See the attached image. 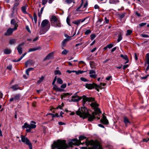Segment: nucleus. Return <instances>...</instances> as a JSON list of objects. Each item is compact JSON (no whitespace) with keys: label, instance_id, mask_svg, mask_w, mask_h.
I'll return each mask as SVG.
<instances>
[{"label":"nucleus","instance_id":"4d7b16f0","mask_svg":"<svg viewBox=\"0 0 149 149\" xmlns=\"http://www.w3.org/2000/svg\"><path fill=\"white\" fill-rule=\"evenodd\" d=\"M79 97L77 95V93H75L74 95L72 96V99H75Z\"/></svg>","mask_w":149,"mask_h":149},{"label":"nucleus","instance_id":"49530a36","mask_svg":"<svg viewBox=\"0 0 149 149\" xmlns=\"http://www.w3.org/2000/svg\"><path fill=\"white\" fill-rule=\"evenodd\" d=\"M96 35L95 34H93L91 35L90 36L91 39V40H93L94 38L96 37Z\"/></svg>","mask_w":149,"mask_h":149},{"label":"nucleus","instance_id":"aec40b11","mask_svg":"<svg viewBox=\"0 0 149 149\" xmlns=\"http://www.w3.org/2000/svg\"><path fill=\"white\" fill-rule=\"evenodd\" d=\"M70 96V94L68 93H63L61 95V98L63 99L64 98H68Z\"/></svg>","mask_w":149,"mask_h":149},{"label":"nucleus","instance_id":"f257e3e1","mask_svg":"<svg viewBox=\"0 0 149 149\" xmlns=\"http://www.w3.org/2000/svg\"><path fill=\"white\" fill-rule=\"evenodd\" d=\"M76 113L83 119L88 118V120L89 121H93L96 118V116L93 113L92 115L89 114L87 109L85 107L79 108L76 111Z\"/></svg>","mask_w":149,"mask_h":149},{"label":"nucleus","instance_id":"5701e85b","mask_svg":"<svg viewBox=\"0 0 149 149\" xmlns=\"http://www.w3.org/2000/svg\"><path fill=\"white\" fill-rule=\"evenodd\" d=\"M120 57L122 58L123 59L127 61L125 63H127L128 62L129 60L127 56V55H124L123 54H121L120 55Z\"/></svg>","mask_w":149,"mask_h":149},{"label":"nucleus","instance_id":"1a4fd4ad","mask_svg":"<svg viewBox=\"0 0 149 149\" xmlns=\"http://www.w3.org/2000/svg\"><path fill=\"white\" fill-rule=\"evenodd\" d=\"M21 95L19 94H15L13 95V97L10 98L9 101L12 102L13 100L18 102L20 100Z\"/></svg>","mask_w":149,"mask_h":149},{"label":"nucleus","instance_id":"e2e57ef3","mask_svg":"<svg viewBox=\"0 0 149 149\" xmlns=\"http://www.w3.org/2000/svg\"><path fill=\"white\" fill-rule=\"evenodd\" d=\"M26 29L27 30L28 32L29 33H31V31L29 29V27L28 26H26Z\"/></svg>","mask_w":149,"mask_h":149},{"label":"nucleus","instance_id":"69168bd1","mask_svg":"<svg viewBox=\"0 0 149 149\" xmlns=\"http://www.w3.org/2000/svg\"><path fill=\"white\" fill-rule=\"evenodd\" d=\"M134 58L135 59V60L136 61L138 59V57H137V56L136 54V53H135L134 54Z\"/></svg>","mask_w":149,"mask_h":149},{"label":"nucleus","instance_id":"f3484780","mask_svg":"<svg viewBox=\"0 0 149 149\" xmlns=\"http://www.w3.org/2000/svg\"><path fill=\"white\" fill-rule=\"evenodd\" d=\"M123 120L126 126H127L129 125L130 124V122L129 121V119L127 117L125 116L124 117Z\"/></svg>","mask_w":149,"mask_h":149},{"label":"nucleus","instance_id":"6e6552de","mask_svg":"<svg viewBox=\"0 0 149 149\" xmlns=\"http://www.w3.org/2000/svg\"><path fill=\"white\" fill-rule=\"evenodd\" d=\"M21 138L22 141L28 145L29 146V149H32V144L29 140L27 138L22 135L21 136Z\"/></svg>","mask_w":149,"mask_h":149},{"label":"nucleus","instance_id":"f8f14e48","mask_svg":"<svg viewBox=\"0 0 149 149\" xmlns=\"http://www.w3.org/2000/svg\"><path fill=\"white\" fill-rule=\"evenodd\" d=\"M88 71L90 74L89 76L91 78L95 79L97 75L95 71L93 70H90Z\"/></svg>","mask_w":149,"mask_h":149},{"label":"nucleus","instance_id":"39448f33","mask_svg":"<svg viewBox=\"0 0 149 149\" xmlns=\"http://www.w3.org/2000/svg\"><path fill=\"white\" fill-rule=\"evenodd\" d=\"M82 98V103L84 105L87 102H90L94 100V98L92 97H86V95H84L82 97H79L75 99H72L71 101L74 102H77L80 100Z\"/></svg>","mask_w":149,"mask_h":149},{"label":"nucleus","instance_id":"cd10ccee","mask_svg":"<svg viewBox=\"0 0 149 149\" xmlns=\"http://www.w3.org/2000/svg\"><path fill=\"white\" fill-rule=\"evenodd\" d=\"M122 34L120 33L118 34V39L117 40L118 42H119L122 39Z\"/></svg>","mask_w":149,"mask_h":149},{"label":"nucleus","instance_id":"f03ea898","mask_svg":"<svg viewBox=\"0 0 149 149\" xmlns=\"http://www.w3.org/2000/svg\"><path fill=\"white\" fill-rule=\"evenodd\" d=\"M86 139V137L84 136H81L79 137V140L77 139H73L72 142H69V144L70 145L71 143L74 145H79L80 144H85L86 146H88L89 145H92L93 144V142L92 141H90L86 139V141L85 142L81 143V141L83 140Z\"/></svg>","mask_w":149,"mask_h":149},{"label":"nucleus","instance_id":"79ce46f5","mask_svg":"<svg viewBox=\"0 0 149 149\" xmlns=\"http://www.w3.org/2000/svg\"><path fill=\"white\" fill-rule=\"evenodd\" d=\"M85 72V71H84L81 70H79L77 71H76V74L77 75L79 74H82Z\"/></svg>","mask_w":149,"mask_h":149},{"label":"nucleus","instance_id":"8fccbe9b","mask_svg":"<svg viewBox=\"0 0 149 149\" xmlns=\"http://www.w3.org/2000/svg\"><path fill=\"white\" fill-rule=\"evenodd\" d=\"M91 32V31L90 30H86L85 32V35H88L89 34H90Z\"/></svg>","mask_w":149,"mask_h":149},{"label":"nucleus","instance_id":"338daca9","mask_svg":"<svg viewBox=\"0 0 149 149\" xmlns=\"http://www.w3.org/2000/svg\"><path fill=\"white\" fill-rule=\"evenodd\" d=\"M88 4V2L87 1H86V3L84 4V5L83 8H85L87 6Z\"/></svg>","mask_w":149,"mask_h":149},{"label":"nucleus","instance_id":"0e129e2a","mask_svg":"<svg viewBox=\"0 0 149 149\" xmlns=\"http://www.w3.org/2000/svg\"><path fill=\"white\" fill-rule=\"evenodd\" d=\"M149 76V75L148 74L145 77H141V79H146Z\"/></svg>","mask_w":149,"mask_h":149},{"label":"nucleus","instance_id":"58836bf2","mask_svg":"<svg viewBox=\"0 0 149 149\" xmlns=\"http://www.w3.org/2000/svg\"><path fill=\"white\" fill-rule=\"evenodd\" d=\"M102 83H100L99 85H98L96 84H94L95 86V88H100V89H102L101 86L102 85Z\"/></svg>","mask_w":149,"mask_h":149},{"label":"nucleus","instance_id":"680f3d73","mask_svg":"<svg viewBox=\"0 0 149 149\" xmlns=\"http://www.w3.org/2000/svg\"><path fill=\"white\" fill-rule=\"evenodd\" d=\"M146 24V23H142L140 24L139 25V26L141 27L143 26Z\"/></svg>","mask_w":149,"mask_h":149},{"label":"nucleus","instance_id":"7ed1b4c3","mask_svg":"<svg viewBox=\"0 0 149 149\" xmlns=\"http://www.w3.org/2000/svg\"><path fill=\"white\" fill-rule=\"evenodd\" d=\"M68 145L65 140H58L56 142H54L52 146V149L56 148L57 149H66L68 147Z\"/></svg>","mask_w":149,"mask_h":149},{"label":"nucleus","instance_id":"3c124183","mask_svg":"<svg viewBox=\"0 0 149 149\" xmlns=\"http://www.w3.org/2000/svg\"><path fill=\"white\" fill-rule=\"evenodd\" d=\"M80 79L81 81L84 82H86L88 81V80L87 79L84 77H81L80 78Z\"/></svg>","mask_w":149,"mask_h":149},{"label":"nucleus","instance_id":"20e7f679","mask_svg":"<svg viewBox=\"0 0 149 149\" xmlns=\"http://www.w3.org/2000/svg\"><path fill=\"white\" fill-rule=\"evenodd\" d=\"M50 23L49 21L47 19L43 20L41 23L40 26L41 31L40 33L42 34L45 33L50 28Z\"/></svg>","mask_w":149,"mask_h":149},{"label":"nucleus","instance_id":"4be33fe9","mask_svg":"<svg viewBox=\"0 0 149 149\" xmlns=\"http://www.w3.org/2000/svg\"><path fill=\"white\" fill-rule=\"evenodd\" d=\"M53 87V89L58 91H61L62 90L59 88H58L57 86L56 85H54Z\"/></svg>","mask_w":149,"mask_h":149},{"label":"nucleus","instance_id":"6e6d98bb","mask_svg":"<svg viewBox=\"0 0 149 149\" xmlns=\"http://www.w3.org/2000/svg\"><path fill=\"white\" fill-rule=\"evenodd\" d=\"M66 84H64L61 86V87L62 88H66Z\"/></svg>","mask_w":149,"mask_h":149},{"label":"nucleus","instance_id":"09e8293b","mask_svg":"<svg viewBox=\"0 0 149 149\" xmlns=\"http://www.w3.org/2000/svg\"><path fill=\"white\" fill-rule=\"evenodd\" d=\"M27 54L26 52H25V53L23 54L22 56L19 58L18 61H20L23 57L26 54Z\"/></svg>","mask_w":149,"mask_h":149},{"label":"nucleus","instance_id":"72a5a7b5","mask_svg":"<svg viewBox=\"0 0 149 149\" xmlns=\"http://www.w3.org/2000/svg\"><path fill=\"white\" fill-rule=\"evenodd\" d=\"M26 6H24L22 7L21 9L22 12L24 13H26Z\"/></svg>","mask_w":149,"mask_h":149},{"label":"nucleus","instance_id":"473e14b6","mask_svg":"<svg viewBox=\"0 0 149 149\" xmlns=\"http://www.w3.org/2000/svg\"><path fill=\"white\" fill-rule=\"evenodd\" d=\"M11 51L10 49H6L4 50V53L5 54H9L11 53Z\"/></svg>","mask_w":149,"mask_h":149},{"label":"nucleus","instance_id":"a19ab883","mask_svg":"<svg viewBox=\"0 0 149 149\" xmlns=\"http://www.w3.org/2000/svg\"><path fill=\"white\" fill-rule=\"evenodd\" d=\"M33 19L35 24H36L37 22V17L36 13L33 14Z\"/></svg>","mask_w":149,"mask_h":149},{"label":"nucleus","instance_id":"c85d7f7f","mask_svg":"<svg viewBox=\"0 0 149 149\" xmlns=\"http://www.w3.org/2000/svg\"><path fill=\"white\" fill-rule=\"evenodd\" d=\"M81 21V19H79L73 21L72 22V23L74 24H76L77 25H78L80 24Z\"/></svg>","mask_w":149,"mask_h":149},{"label":"nucleus","instance_id":"6ab92c4d","mask_svg":"<svg viewBox=\"0 0 149 149\" xmlns=\"http://www.w3.org/2000/svg\"><path fill=\"white\" fill-rule=\"evenodd\" d=\"M11 24L14 25L15 27L14 28V30H16L17 29V27L18 26V25L16 23L15 19H13L11 20Z\"/></svg>","mask_w":149,"mask_h":149},{"label":"nucleus","instance_id":"423d86ee","mask_svg":"<svg viewBox=\"0 0 149 149\" xmlns=\"http://www.w3.org/2000/svg\"><path fill=\"white\" fill-rule=\"evenodd\" d=\"M36 123L34 121H31L30 124H28L27 123H25L22 126V127L23 129L26 128V131L27 132H29L31 130L33 129L36 128Z\"/></svg>","mask_w":149,"mask_h":149},{"label":"nucleus","instance_id":"2eb2a0df","mask_svg":"<svg viewBox=\"0 0 149 149\" xmlns=\"http://www.w3.org/2000/svg\"><path fill=\"white\" fill-rule=\"evenodd\" d=\"M34 63L33 61L31 60L27 61L25 63V66L27 68L28 66L31 65Z\"/></svg>","mask_w":149,"mask_h":149},{"label":"nucleus","instance_id":"864d4df0","mask_svg":"<svg viewBox=\"0 0 149 149\" xmlns=\"http://www.w3.org/2000/svg\"><path fill=\"white\" fill-rule=\"evenodd\" d=\"M47 0H42V4L43 5H45L47 2Z\"/></svg>","mask_w":149,"mask_h":149},{"label":"nucleus","instance_id":"ea45409f","mask_svg":"<svg viewBox=\"0 0 149 149\" xmlns=\"http://www.w3.org/2000/svg\"><path fill=\"white\" fill-rule=\"evenodd\" d=\"M44 79V77L43 76H42L39 79L37 83L38 84H39Z\"/></svg>","mask_w":149,"mask_h":149},{"label":"nucleus","instance_id":"a18cd8bd","mask_svg":"<svg viewBox=\"0 0 149 149\" xmlns=\"http://www.w3.org/2000/svg\"><path fill=\"white\" fill-rule=\"evenodd\" d=\"M113 43H110L107 45V47L108 48L110 49L113 46Z\"/></svg>","mask_w":149,"mask_h":149},{"label":"nucleus","instance_id":"dca6fc26","mask_svg":"<svg viewBox=\"0 0 149 149\" xmlns=\"http://www.w3.org/2000/svg\"><path fill=\"white\" fill-rule=\"evenodd\" d=\"M15 30L14 29V28L9 29L7 30L6 32L5 33V35L6 36H10L12 34L14 31Z\"/></svg>","mask_w":149,"mask_h":149},{"label":"nucleus","instance_id":"de8ad7c7","mask_svg":"<svg viewBox=\"0 0 149 149\" xmlns=\"http://www.w3.org/2000/svg\"><path fill=\"white\" fill-rule=\"evenodd\" d=\"M68 52V51L66 49H65L62 52V54L63 55H66Z\"/></svg>","mask_w":149,"mask_h":149},{"label":"nucleus","instance_id":"9b49d317","mask_svg":"<svg viewBox=\"0 0 149 149\" xmlns=\"http://www.w3.org/2000/svg\"><path fill=\"white\" fill-rule=\"evenodd\" d=\"M24 42L22 43L19 45L17 47V49L18 53L20 54H21L22 53V47L24 45Z\"/></svg>","mask_w":149,"mask_h":149},{"label":"nucleus","instance_id":"774afa93","mask_svg":"<svg viewBox=\"0 0 149 149\" xmlns=\"http://www.w3.org/2000/svg\"><path fill=\"white\" fill-rule=\"evenodd\" d=\"M135 14L138 17H139L141 16L140 14L139 13L137 12H135Z\"/></svg>","mask_w":149,"mask_h":149},{"label":"nucleus","instance_id":"393cba45","mask_svg":"<svg viewBox=\"0 0 149 149\" xmlns=\"http://www.w3.org/2000/svg\"><path fill=\"white\" fill-rule=\"evenodd\" d=\"M119 2V0H109V1L110 4H116Z\"/></svg>","mask_w":149,"mask_h":149},{"label":"nucleus","instance_id":"0eeeda50","mask_svg":"<svg viewBox=\"0 0 149 149\" xmlns=\"http://www.w3.org/2000/svg\"><path fill=\"white\" fill-rule=\"evenodd\" d=\"M94 101V100L92 102H92V103L90 105L92 107H93L94 109L95 112H93V113L95 116L97 115H98V116H97L96 118L99 120L100 119V118L98 117V116H99V114L101 113V112L100 109L97 107L98 106V104L96 102H93Z\"/></svg>","mask_w":149,"mask_h":149},{"label":"nucleus","instance_id":"603ef678","mask_svg":"<svg viewBox=\"0 0 149 149\" xmlns=\"http://www.w3.org/2000/svg\"><path fill=\"white\" fill-rule=\"evenodd\" d=\"M64 1L68 4H70L73 1V0H65Z\"/></svg>","mask_w":149,"mask_h":149},{"label":"nucleus","instance_id":"5fc2aeb1","mask_svg":"<svg viewBox=\"0 0 149 149\" xmlns=\"http://www.w3.org/2000/svg\"><path fill=\"white\" fill-rule=\"evenodd\" d=\"M12 65H10L7 67V68L8 70H10L12 69Z\"/></svg>","mask_w":149,"mask_h":149},{"label":"nucleus","instance_id":"4468645a","mask_svg":"<svg viewBox=\"0 0 149 149\" xmlns=\"http://www.w3.org/2000/svg\"><path fill=\"white\" fill-rule=\"evenodd\" d=\"M101 123L104 124H107L108 123V121L106 118V116L103 115V117L100 120Z\"/></svg>","mask_w":149,"mask_h":149},{"label":"nucleus","instance_id":"13d9d810","mask_svg":"<svg viewBox=\"0 0 149 149\" xmlns=\"http://www.w3.org/2000/svg\"><path fill=\"white\" fill-rule=\"evenodd\" d=\"M57 79V76H56L54 79L52 83V84L53 85H54L55 83V82Z\"/></svg>","mask_w":149,"mask_h":149},{"label":"nucleus","instance_id":"ddd939ff","mask_svg":"<svg viewBox=\"0 0 149 149\" xmlns=\"http://www.w3.org/2000/svg\"><path fill=\"white\" fill-rule=\"evenodd\" d=\"M94 84L95 83L93 84H86L85 85V87L88 89H91L95 88V86Z\"/></svg>","mask_w":149,"mask_h":149},{"label":"nucleus","instance_id":"052dcab7","mask_svg":"<svg viewBox=\"0 0 149 149\" xmlns=\"http://www.w3.org/2000/svg\"><path fill=\"white\" fill-rule=\"evenodd\" d=\"M104 20L106 24H108L109 22V20L108 19H107V17H105L104 18Z\"/></svg>","mask_w":149,"mask_h":149},{"label":"nucleus","instance_id":"e433bc0d","mask_svg":"<svg viewBox=\"0 0 149 149\" xmlns=\"http://www.w3.org/2000/svg\"><path fill=\"white\" fill-rule=\"evenodd\" d=\"M19 3L18 2L15 3L13 6V10H15L17 9V7L19 5Z\"/></svg>","mask_w":149,"mask_h":149},{"label":"nucleus","instance_id":"7c9ffc66","mask_svg":"<svg viewBox=\"0 0 149 149\" xmlns=\"http://www.w3.org/2000/svg\"><path fill=\"white\" fill-rule=\"evenodd\" d=\"M11 88L13 89V91H16L19 89V87L17 85H15L13 86Z\"/></svg>","mask_w":149,"mask_h":149},{"label":"nucleus","instance_id":"f704fd0d","mask_svg":"<svg viewBox=\"0 0 149 149\" xmlns=\"http://www.w3.org/2000/svg\"><path fill=\"white\" fill-rule=\"evenodd\" d=\"M57 82L58 84H62L63 81L60 78H58L57 79Z\"/></svg>","mask_w":149,"mask_h":149},{"label":"nucleus","instance_id":"a878e982","mask_svg":"<svg viewBox=\"0 0 149 149\" xmlns=\"http://www.w3.org/2000/svg\"><path fill=\"white\" fill-rule=\"evenodd\" d=\"M59 19L56 16H54L52 17L51 18L52 21H53L54 22H57Z\"/></svg>","mask_w":149,"mask_h":149},{"label":"nucleus","instance_id":"a211bd4d","mask_svg":"<svg viewBox=\"0 0 149 149\" xmlns=\"http://www.w3.org/2000/svg\"><path fill=\"white\" fill-rule=\"evenodd\" d=\"M41 49V47L40 46H38L36 47L32 48H30L29 49L28 51V52L35 51L38 50H40Z\"/></svg>","mask_w":149,"mask_h":149},{"label":"nucleus","instance_id":"b1692460","mask_svg":"<svg viewBox=\"0 0 149 149\" xmlns=\"http://www.w3.org/2000/svg\"><path fill=\"white\" fill-rule=\"evenodd\" d=\"M16 39H11L9 41V43L10 45H13L16 43Z\"/></svg>","mask_w":149,"mask_h":149},{"label":"nucleus","instance_id":"bb28decb","mask_svg":"<svg viewBox=\"0 0 149 149\" xmlns=\"http://www.w3.org/2000/svg\"><path fill=\"white\" fill-rule=\"evenodd\" d=\"M53 53L52 52L49 54L47 56V57L48 58V60H49L51 59H52L53 56Z\"/></svg>","mask_w":149,"mask_h":149},{"label":"nucleus","instance_id":"bf43d9fd","mask_svg":"<svg viewBox=\"0 0 149 149\" xmlns=\"http://www.w3.org/2000/svg\"><path fill=\"white\" fill-rule=\"evenodd\" d=\"M111 79H112V76H108L106 78V80L107 81H109Z\"/></svg>","mask_w":149,"mask_h":149},{"label":"nucleus","instance_id":"2f4dec72","mask_svg":"<svg viewBox=\"0 0 149 149\" xmlns=\"http://www.w3.org/2000/svg\"><path fill=\"white\" fill-rule=\"evenodd\" d=\"M44 6L41 8L40 12H39L38 13V15L39 17H41V14H42L43 11L44 10Z\"/></svg>","mask_w":149,"mask_h":149},{"label":"nucleus","instance_id":"9d476101","mask_svg":"<svg viewBox=\"0 0 149 149\" xmlns=\"http://www.w3.org/2000/svg\"><path fill=\"white\" fill-rule=\"evenodd\" d=\"M81 148L83 149H102L99 143H97L94 145L92 147H90L88 148L85 147H82Z\"/></svg>","mask_w":149,"mask_h":149},{"label":"nucleus","instance_id":"412c9836","mask_svg":"<svg viewBox=\"0 0 149 149\" xmlns=\"http://www.w3.org/2000/svg\"><path fill=\"white\" fill-rule=\"evenodd\" d=\"M56 22V24L55 23L54 24V26L55 27H61V23L59 20Z\"/></svg>","mask_w":149,"mask_h":149},{"label":"nucleus","instance_id":"c03bdc74","mask_svg":"<svg viewBox=\"0 0 149 149\" xmlns=\"http://www.w3.org/2000/svg\"><path fill=\"white\" fill-rule=\"evenodd\" d=\"M54 74L55 75H61V73L59 70H56L54 71Z\"/></svg>","mask_w":149,"mask_h":149},{"label":"nucleus","instance_id":"4c0bfd02","mask_svg":"<svg viewBox=\"0 0 149 149\" xmlns=\"http://www.w3.org/2000/svg\"><path fill=\"white\" fill-rule=\"evenodd\" d=\"M132 31L131 30H127V33L126 34V36L130 35L132 33Z\"/></svg>","mask_w":149,"mask_h":149},{"label":"nucleus","instance_id":"37998d69","mask_svg":"<svg viewBox=\"0 0 149 149\" xmlns=\"http://www.w3.org/2000/svg\"><path fill=\"white\" fill-rule=\"evenodd\" d=\"M70 18L68 17H67L66 19L67 23L69 26H71L70 23Z\"/></svg>","mask_w":149,"mask_h":149},{"label":"nucleus","instance_id":"c9c22d12","mask_svg":"<svg viewBox=\"0 0 149 149\" xmlns=\"http://www.w3.org/2000/svg\"><path fill=\"white\" fill-rule=\"evenodd\" d=\"M33 70V68H30L27 69L26 71V73L27 75H29V73L30 71Z\"/></svg>","mask_w":149,"mask_h":149},{"label":"nucleus","instance_id":"c756f323","mask_svg":"<svg viewBox=\"0 0 149 149\" xmlns=\"http://www.w3.org/2000/svg\"><path fill=\"white\" fill-rule=\"evenodd\" d=\"M69 40V39L68 38H66L62 42V46L63 47H65L66 42L68 41Z\"/></svg>","mask_w":149,"mask_h":149}]
</instances>
